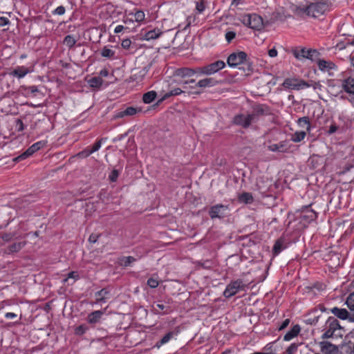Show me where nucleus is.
<instances>
[{"label":"nucleus","mask_w":354,"mask_h":354,"mask_svg":"<svg viewBox=\"0 0 354 354\" xmlns=\"http://www.w3.org/2000/svg\"><path fill=\"white\" fill-rule=\"evenodd\" d=\"M103 140L104 138H101L96 141L92 147H90L91 151H92V153L97 151L100 149Z\"/></svg>","instance_id":"46"},{"label":"nucleus","mask_w":354,"mask_h":354,"mask_svg":"<svg viewBox=\"0 0 354 354\" xmlns=\"http://www.w3.org/2000/svg\"><path fill=\"white\" fill-rule=\"evenodd\" d=\"M135 20L137 22H142L145 20V15L142 10H137L135 14Z\"/></svg>","instance_id":"43"},{"label":"nucleus","mask_w":354,"mask_h":354,"mask_svg":"<svg viewBox=\"0 0 354 354\" xmlns=\"http://www.w3.org/2000/svg\"><path fill=\"white\" fill-rule=\"evenodd\" d=\"M122 265L125 267H127L131 265V263L135 262L136 259L131 256L125 257L122 259Z\"/></svg>","instance_id":"44"},{"label":"nucleus","mask_w":354,"mask_h":354,"mask_svg":"<svg viewBox=\"0 0 354 354\" xmlns=\"http://www.w3.org/2000/svg\"><path fill=\"white\" fill-rule=\"evenodd\" d=\"M140 112H141L140 108H135L133 106H129V107L126 108L124 110H122V111L117 112L115 114L113 118L115 119H118V118H124L127 116H133Z\"/></svg>","instance_id":"13"},{"label":"nucleus","mask_w":354,"mask_h":354,"mask_svg":"<svg viewBox=\"0 0 354 354\" xmlns=\"http://www.w3.org/2000/svg\"><path fill=\"white\" fill-rule=\"evenodd\" d=\"M65 8L63 6H59L53 11V14L62 15L65 13Z\"/></svg>","instance_id":"53"},{"label":"nucleus","mask_w":354,"mask_h":354,"mask_svg":"<svg viewBox=\"0 0 354 354\" xmlns=\"http://www.w3.org/2000/svg\"><path fill=\"white\" fill-rule=\"evenodd\" d=\"M46 143H47V142L46 140H41V141L37 142L34 143L33 145H32L30 147V148L31 149L32 151H33L34 153H35L38 150L46 147Z\"/></svg>","instance_id":"36"},{"label":"nucleus","mask_w":354,"mask_h":354,"mask_svg":"<svg viewBox=\"0 0 354 354\" xmlns=\"http://www.w3.org/2000/svg\"><path fill=\"white\" fill-rule=\"evenodd\" d=\"M271 110L267 105L257 104L254 106L252 111L250 113L251 116L254 118V122H256L261 115H270Z\"/></svg>","instance_id":"10"},{"label":"nucleus","mask_w":354,"mask_h":354,"mask_svg":"<svg viewBox=\"0 0 354 354\" xmlns=\"http://www.w3.org/2000/svg\"><path fill=\"white\" fill-rule=\"evenodd\" d=\"M80 278L79 274L77 272L72 271L68 274V277L64 279V281H68V279H73L75 281Z\"/></svg>","instance_id":"50"},{"label":"nucleus","mask_w":354,"mask_h":354,"mask_svg":"<svg viewBox=\"0 0 354 354\" xmlns=\"http://www.w3.org/2000/svg\"><path fill=\"white\" fill-rule=\"evenodd\" d=\"M218 82L212 77H207L203 80H199L194 86H191L192 88H195L196 87L199 88H207L212 87L216 85Z\"/></svg>","instance_id":"16"},{"label":"nucleus","mask_w":354,"mask_h":354,"mask_svg":"<svg viewBox=\"0 0 354 354\" xmlns=\"http://www.w3.org/2000/svg\"><path fill=\"white\" fill-rule=\"evenodd\" d=\"M33 153H34L33 151H32L31 149L29 147L26 151L22 153L19 156L16 157L14 159V160L16 161V162H19V161H20L21 160L27 158L28 157L30 156Z\"/></svg>","instance_id":"38"},{"label":"nucleus","mask_w":354,"mask_h":354,"mask_svg":"<svg viewBox=\"0 0 354 354\" xmlns=\"http://www.w3.org/2000/svg\"><path fill=\"white\" fill-rule=\"evenodd\" d=\"M156 307L158 308V310H157L156 308H154V310L158 314H160L161 311H163V310H164V312L162 313L163 314L169 313L171 311L169 306H165L162 304H157Z\"/></svg>","instance_id":"40"},{"label":"nucleus","mask_w":354,"mask_h":354,"mask_svg":"<svg viewBox=\"0 0 354 354\" xmlns=\"http://www.w3.org/2000/svg\"><path fill=\"white\" fill-rule=\"evenodd\" d=\"M331 313L338 318L345 320L348 319L351 322H354V317H348L349 313L348 310L345 308H339L337 307H334L330 310Z\"/></svg>","instance_id":"15"},{"label":"nucleus","mask_w":354,"mask_h":354,"mask_svg":"<svg viewBox=\"0 0 354 354\" xmlns=\"http://www.w3.org/2000/svg\"><path fill=\"white\" fill-rule=\"evenodd\" d=\"M183 92V90L180 89V88H176L170 91L169 92H167L165 94H164V95L162 96V97L160 101H162V100H164L165 99H167V98H169L171 96H174V95H180Z\"/></svg>","instance_id":"33"},{"label":"nucleus","mask_w":354,"mask_h":354,"mask_svg":"<svg viewBox=\"0 0 354 354\" xmlns=\"http://www.w3.org/2000/svg\"><path fill=\"white\" fill-rule=\"evenodd\" d=\"M103 314L104 311L102 310H95L92 312L88 315L87 321L89 324H96L100 322Z\"/></svg>","instance_id":"20"},{"label":"nucleus","mask_w":354,"mask_h":354,"mask_svg":"<svg viewBox=\"0 0 354 354\" xmlns=\"http://www.w3.org/2000/svg\"><path fill=\"white\" fill-rule=\"evenodd\" d=\"M240 21L245 26L257 30L263 28V19L257 14H245L240 16Z\"/></svg>","instance_id":"3"},{"label":"nucleus","mask_w":354,"mask_h":354,"mask_svg":"<svg viewBox=\"0 0 354 354\" xmlns=\"http://www.w3.org/2000/svg\"><path fill=\"white\" fill-rule=\"evenodd\" d=\"M346 304L351 311H354V292L348 296Z\"/></svg>","instance_id":"41"},{"label":"nucleus","mask_w":354,"mask_h":354,"mask_svg":"<svg viewBox=\"0 0 354 354\" xmlns=\"http://www.w3.org/2000/svg\"><path fill=\"white\" fill-rule=\"evenodd\" d=\"M292 54L297 59H308L312 62H315L320 56V53L315 49L295 48L292 50Z\"/></svg>","instance_id":"5"},{"label":"nucleus","mask_w":354,"mask_h":354,"mask_svg":"<svg viewBox=\"0 0 354 354\" xmlns=\"http://www.w3.org/2000/svg\"><path fill=\"white\" fill-rule=\"evenodd\" d=\"M306 136L305 131H295L291 135L290 140L294 142H299L305 138Z\"/></svg>","instance_id":"27"},{"label":"nucleus","mask_w":354,"mask_h":354,"mask_svg":"<svg viewBox=\"0 0 354 354\" xmlns=\"http://www.w3.org/2000/svg\"><path fill=\"white\" fill-rule=\"evenodd\" d=\"M26 89L31 93L38 92V88L36 86H30L27 87Z\"/></svg>","instance_id":"63"},{"label":"nucleus","mask_w":354,"mask_h":354,"mask_svg":"<svg viewBox=\"0 0 354 354\" xmlns=\"http://www.w3.org/2000/svg\"><path fill=\"white\" fill-rule=\"evenodd\" d=\"M268 55L270 57H275L277 55V51L274 48H273L269 50Z\"/></svg>","instance_id":"62"},{"label":"nucleus","mask_w":354,"mask_h":354,"mask_svg":"<svg viewBox=\"0 0 354 354\" xmlns=\"http://www.w3.org/2000/svg\"><path fill=\"white\" fill-rule=\"evenodd\" d=\"M131 41L129 39H125L122 41L121 45L123 48L129 49L131 46Z\"/></svg>","instance_id":"54"},{"label":"nucleus","mask_w":354,"mask_h":354,"mask_svg":"<svg viewBox=\"0 0 354 354\" xmlns=\"http://www.w3.org/2000/svg\"><path fill=\"white\" fill-rule=\"evenodd\" d=\"M285 88L299 91L309 87H313L314 90H321L322 86L319 82L313 80L305 81L297 78H286L282 84Z\"/></svg>","instance_id":"2"},{"label":"nucleus","mask_w":354,"mask_h":354,"mask_svg":"<svg viewBox=\"0 0 354 354\" xmlns=\"http://www.w3.org/2000/svg\"><path fill=\"white\" fill-rule=\"evenodd\" d=\"M342 85L347 93L354 95V78L348 77L343 80Z\"/></svg>","instance_id":"18"},{"label":"nucleus","mask_w":354,"mask_h":354,"mask_svg":"<svg viewBox=\"0 0 354 354\" xmlns=\"http://www.w3.org/2000/svg\"><path fill=\"white\" fill-rule=\"evenodd\" d=\"M16 127L18 131H22L24 129V124L21 120L17 119L16 120Z\"/></svg>","instance_id":"55"},{"label":"nucleus","mask_w":354,"mask_h":354,"mask_svg":"<svg viewBox=\"0 0 354 354\" xmlns=\"http://www.w3.org/2000/svg\"><path fill=\"white\" fill-rule=\"evenodd\" d=\"M119 176L118 171L116 169H114L111 171V174L109 175V180L112 182L116 181Z\"/></svg>","instance_id":"51"},{"label":"nucleus","mask_w":354,"mask_h":354,"mask_svg":"<svg viewBox=\"0 0 354 354\" xmlns=\"http://www.w3.org/2000/svg\"><path fill=\"white\" fill-rule=\"evenodd\" d=\"M228 211V205L217 204L209 207L208 214L212 219H221L227 216Z\"/></svg>","instance_id":"7"},{"label":"nucleus","mask_w":354,"mask_h":354,"mask_svg":"<svg viewBox=\"0 0 354 354\" xmlns=\"http://www.w3.org/2000/svg\"><path fill=\"white\" fill-rule=\"evenodd\" d=\"M207 69V75H213L225 66V63L222 60H218L205 66Z\"/></svg>","instance_id":"14"},{"label":"nucleus","mask_w":354,"mask_h":354,"mask_svg":"<svg viewBox=\"0 0 354 354\" xmlns=\"http://www.w3.org/2000/svg\"><path fill=\"white\" fill-rule=\"evenodd\" d=\"M232 122L234 125L241 127L243 129H248L254 122V118L251 116L250 113H239L234 115Z\"/></svg>","instance_id":"8"},{"label":"nucleus","mask_w":354,"mask_h":354,"mask_svg":"<svg viewBox=\"0 0 354 354\" xmlns=\"http://www.w3.org/2000/svg\"><path fill=\"white\" fill-rule=\"evenodd\" d=\"M109 294V291L106 288H102V290L97 291L95 293L96 296V301L105 303L107 299L106 295Z\"/></svg>","instance_id":"25"},{"label":"nucleus","mask_w":354,"mask_h":354,"mask_svg":"<svg viewBox=\"0 0 354 354\" xmlns=\"http://www.w3.org/2000/svg\"><path fill=\"white\" fill-rule=\"evenodd\" d=\"M337 130V127L336 124H333L330 126L329 129L328 131V134H333Z\"/></svg>","instance_id":"60"},{"label":"nucleus","mask_w":354,"mask_h":354,"mask_svg":"<svg viewBox=\"0 0 354 354\" xmlns=\"http://www.w3.org/2000/svg\"><path fill=\"white\" fill-rule=\"evenodd\" d=\"M77 41V39L74 35H68L64 37L63 44L69 48H71L75 45Z\"/></svg>","instance_id":"26"},{"label":"nucleus","mask_w":354,"mask_h":354,"mask_svg":"<svg viewBox=\"0 0 354 354\" xmlns=\"http://www.w3.org/2000/svg\"><path fill=\"white\" fill-rule=\"evenodd\" d=\"M194 20V17H193L192 16L188 17L187 18V24H186L185 27L183 28V30H185L187 28H189Z\"/></svg>","instance_id":"61"},{"label":"nucleus","mask_w":354,"mask_h":354,"mask_svg":"<svg viewBox=\"0 0 354 354\" xmlns=\"http://www.w3.org/2000/svg\"><path fill=\"white\" fill-rule=\"evenodd\" d=\"M285 247L283 245V241L281 240H277L273 246V253L274 255L279 254Z\"/></svg>","instance_id":"35"},{"label":"nucleus","mask_w":354,"mask_h":354,"mask_svg":"<svg viewBox=\"0 0 354 354\" xmlns=\"http://www.w3.org/2000/svg\"><path fill=\"white\" fill-rule=\"evenodd\" d=\"M125 28L122 26V25H118L115 27V30H114V32L115 33H120Z\"/></svg>","instance_id":"64"},{"label":"nucleus","mask_w":354,"mask_h":354,"mask_svg":"<svg viewBox=\"0 0 354 354\" xmlns=\"http://www.w3.org/2000/svg\"><path fill=\"white\" fill-rule=\"evenodd\" d=\"M99 236L100 235L95 234H91L88 238L89 242L93 243H95L97 241Z\"/></svg>","instance_id":"59"},{"label":"nucleus","mask_w":354,"mask_h":354,"mask_svg":"<svg viewBox=\"0 0 354 354\" xmlns=\"http://www.w3.org/2000/svg\"><path fill=\"white\" fill-rule=\"evenodd\" d=\"M147 285L151 288H155L158 286L159 282L156 279L151 277L147 280Z\"/></svg>","instance_id":"47"},{"label":"nucleus","mask_w":354,"mask_h":354,"mask_svg":"<svg viewBox=\"0 0 354 354\" xmlns=\"http://www.w3.org/2000/svg\"><path fill=\"white\" fill-rule=\"evenodd\" d=\"M319 346L324 354H342L338 346L329 342H321Z\"/></svg>","instance_id":"12"},{"label":"nucleus","mask_w":354,"mask_h":354,"mask_svg":"<svg viewBox=\"0 0 354 354\" xmlns=\"http://www.w3.org/2000/svg\"><path fill=\"white\" fill-rule=\"evenodd\" d=\"M156 95V92L154 91L147 92L143 95L142 100L145 104H149L155 100Z\"/></svg>","instance_id":"32"},{"label":"nucleus","mask_w":354,"mask_h":354,"mask_svg":"<svg viewBox=\"0 0 354 354\" xmlns=\"http://www.w3.org/2000/svg\"><path fill=\"white\" fill-rule=\"evenodd\" d=\"M91 154H92V151H91L90 147H88L83 151L79 152L76 156L81 158H85L88 157Z\"/></svg>","instance_id":"42"},{"label":"nucleus","mask_w":354,"mask_h":354,"mask_svg":"<svg viewBox=\"0 0 354 354\" xmlns=\"http://www.w3.org/2000/svg\"><path fill=\"white\" fill-rule=\"evenodd\" d=\"M103 80L100 77H94L88 80V84L91 87L98 88L102 84Z\"/></svg>","instance_id":"34"},{"label":"nucleus","mask_w":354,"mask_h":354,"mask_svg":"<svg viewBox=\"0 0 354 354\" xmlns=\"http://www.w3.org/2000/svg\"><path fill=\"white\" fill-rule=\"evenodd\" d=\"M174 333L173 332H169L167 333L161 339L160 342L156 343V346L158 348L160 347L162 345L167 343L173 337Z\"/></svg>","instance_id":"37"},{"label":"nucleus","mask_w":354,"mask_h":354,"mask_svg":"<svg viewBox=\"0 0 354 354\" xmlns=\"http://www.w3.org/2000/svg\"><path fill=\"white\" fill-rule=\"evenodd\" d=\"M301 328L299 325H295L283 337L285 341H290L296 337L300 332Z\"/></svg>","instance_id":"22"},{"label":"nucleus","mask_w":354,"mask_h":354,"mask_svg":"<svg viewBox=\"0 0 354 354\" xmlns=\"http://www.w3.org/2000/svg\"><path fill=\"white\" fill-rule=\"evenodd\" d=\"M268 149L271 151L285 152L286 151V145L284 142H281L277 144H272L268 146Z\"/></svg>","instance_id":"29"},{"label":"nucleus","mask_w":354,"mask_h":354,"mask_svg":"<svg viewBox=\"0 0 354 354\" xmlns=\"http://www.w3.org/2000/svg\"><path fill=\"white\" fill-rule=\"evenodd\" d=\"M319 69L322 71H325L326 70H331L334 69L335 67V65L332 62H328L324 59H317L316 60Z\"/></svg>","instance_id":"19"},{"label":"nucleus","mask_w":354,"mask_h":354,"mask_svg":"<svg viewBox=\"0 0 354 354\" xmlns=\"http://www.w3.org/2000/svg\"><path fill=\"white\" fill-rule=\"evenodd\" d=\"M15 237V234L11 232L0 233V248L6 243L10 242Z\"/></svg>","instance_id":"23"},{"label":"nucleus","mask_w":354,"mask_h":354,"mask_svg":"<svg viewBox=\"0 0 354 354\" xmlns=\"http://www.w3.org/2000/svg\"><path fill=\"white\" fill-rule=\"evenodd\" d=\"M101 55L104 57L106 58H112L115 55V52L106 46H104L101 51Z\"/></svg>","instance_id":"39"},{"label":"nucleus","mask_w":354,"mask_h":354,"mask_svg":"<svg viewBox=\"0 0 354 354\" xmlns=\"http://www.w3.org/2000/svg\"><path fill=\"white\" fill-rule=\"evenodd\" d=\"M330 0H314L304 9V12L309 17H319L330 10L331 6Z\"/></svg>","instance_id":"1"},{"label":"nucleus","mask_w":354,"mask_h":354,"mask_svg":"<svg viewBox=\"0 0 354 354\" xmlns=\"http://www.w3.org/2000/svg\"><path fill=\"white\" fill-rule=\"evenodd\" d=\"M30 73L28 68L26 66H17L12 73L11 75L17 77L18 78H22L25 77L28 73Z\"/></svg>","instance_id":"21"},{"label":"nucleus","mask_w":354,"mask_h":354,"mask_svg":"<svg viewBox=\"0 0 354 354\" xmlns=\"http://www.w3.org/2000/svg\"><path fill=\"white\" fill-rule=\"evenodd\" d=\"M86 328L84 326H80L75 329V334L77 335H82L85 333Z\"/></svg>","instance_id":"56"},{"label":"nucleus","mask_w":354,"mask_h":354,"mask_svg":"<svg viewBox=\"0 0 354 354\" xmlns=\"http://www.w3.org/2000/svg\"><path fill=\"white\" fill-rule=\"evenodd\" d=\"M225 39L227 43H230L236 37V32L234 31H228L225 33Z\"/></svg>","instance_id":"48"},{"label":"nucleus","mask_w":354,"mask_h":354,"mask_svg":"<svg viewBox=\"0 0 354 354\" xmlns=\"http://www.w3.org/2000/svg\"><path fill=\"white\" fill-rule=\"evenodd\" d=\"M302 217L308 221H314L317 218V213L306 207V210L303 212Z\"/></svg>","instance_id":"28"},{"label":"nucleus","mask_w":354,"mask_h":354,"mask_svg":"<svg viewBox=\"0 0 354 354\" xmlns=\"http://www.w3.org/2000/svg\"><path fill=\"white\" fill-rule=\"evenodd\" d=\"M239 201L245 204H250L253 202L254 198L250 193L243 192L239 196Z\"/></svg>","instance_id":"30"},{"label":"nucleus","mask_w":354,"mask_h":354,"mask_svg":"<svg viewBox=\"0 0 354 354\" xmlns=\"http://www.w3.org/2000/svg\"><path fill=\"white\" fill-rule=\"evenodd\" d=\"M162 33V32L160 29L156 28L147 32L145 35V39L146 40L156 39L159 37Z\"/></svg>","instance_id":"24"},{"label":"nucleus","mask_w":354,"mask_h":354,"mask_svg":"<svg viewBox=\"0 0 354 354\" xmlns=\"http://www.w3.org/2000/svg\"><path fill=\"white\" fill-rule=\"evenodd\" d=\"M341 328L342 327L338 320L335 317L330 316L324 324L323 330L324 333L322 334V338L324 339L331 338L334 335L338 336L337 334H335V332Z\"/></svg>","instance_id":"4"},{"label":"nucleus","mask_w":354,"mask_h":354,"mask_svg":"<svg viewBox=\"0 0 354 354\" xmlns=\"http://www.w3.org/2000/svg\"><path fill=\"white\" fill-rule=\"evenodd\" d=\"M193 71L194 72V75L198 73L207 75V69L205 66L203 67H197L196 68H193Z\"/></svg>","instance_id":"49"},{"label":"nucleus","mask_w":354,"mask_h":354,"mask_svg":"<svg viewBox=\"0 0 354 354\" xmlns=\"http://www.w3.org/2000/svg\"><path fill=\"white\" fill-rule=\"evenodd\" d=\"M297 123L301 127L305 128L306 131L309 132L310 131L311 125L308 117L299 118Z\"/></svg>","instance_id":"31"},{"label":"nucleus","mask_w":354,"mask_h":354,"mask_svg":"<svg viewBox=\"0 0 354 354\" xmlns=\"http://www.w3.org/2000/svg\"><path fill=\"white\" fill-rule=\"evenodd\" d=\"M10 21L7 17H0V26L8 25Z\"/></svg>","instance_id":"58"},{"label":"nucleus","mask_w":354,"mask_h":354,"mask_svg":"<svg viewBox=\"0 0 354 354\" xmlns=\"http://www.w3.org/2000/svg\"><path fill=\"white\" fill-rule=\"evenodd\" d=\"M290 324V319H286L280 325V326L279 327V330H283L284 328H286L288 324Z\"/></svg>","instance_id":"57"},{"label":"nucleus","mask_w":354,"mask_h":354,"mask_svg":"<svg viewBox=\"0 0 354 354\" xmlns=\"http://www.w3.org/2000/svg\"><path fill=\"white\" fill-rule=\"evenodd\" d=\"M248 55L243 51L233 53L229 55L227 63L230 67H236L243 64L247 59Z\"/></svg>","instance_id":"9"},{"label":"nucleus","mask_w":354,"mask_h":354,"mask_svg":"<svg viewBox=\"0 0 354 354\" xmlns=\"http://www.w3.org/2000/svg\"><path fill=\"white\" fill-rule=\"evenodd\" d=\"M174 75L180 78L191 77L194 75L193 68H180L175 71Z\"/></svg>","instance_id":"17"},{"label":"nucleus","mask_w":354,"mask_h":354,"mask_svg":"<svg viewBox=\"0 0 354 354\" xmlns=\"http://www.w3.org/2000/svg\"><path fill=\"white\" fill-rule=\"evenodd\" d=\"M245 288V285L241 279L231 281L227 285L226 288L223 292V296L226 298H230L239 291L244 290Z\"/></svg>","instance_id":"6"},{"label":"nucleus","mask_w":354,"mask_h":354,"mask_svg":"<svg viewBox=\"0 0 354 354\" xmlns=\"http://www.w3.org/2000/svg\"><path fill=\"white\" fill-rule=\"evenodd\" d=\"M299 346V344L292 343L290 346L286 349V354H294L297 352Z\"/></svg>","instance_id":"45"},{"label":"nucleus","mask_w":354,"mask_h":354,"mask_svg":"<svg viewBox=\"0 0 354 354\" xmlns=\"http://www.w3.org/2000/svg\"><path fill=\"white\" fill-rule=\"evenodd\" d=\"M26 244V241L14 242L5 248L3 250V252L6 254H12L19 252Z\"/></svg>","instance_id":"11"},{"label":"nucleus","mask_w":354,"mask_h":354,"mask_svg":"<svg viewBox=\"0 0 354 354\" xmlns=\"http://www.w3.org/2000/svg\"><path fill=\"white\" fill-rule=\"evenodd\" d=\"M196 8L199 13L203 12L205 8L204 0H201V1L197 2Z\"/></svg>","instance_id":"52"}]
</instances>
